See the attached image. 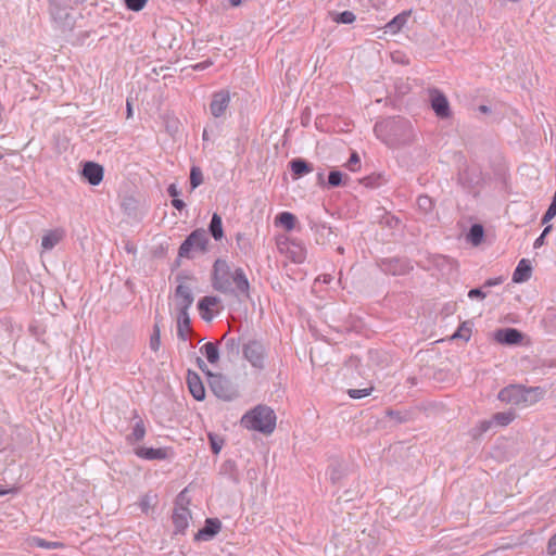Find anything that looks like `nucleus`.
<instances>
[{"label":"nucleus","instance_id":"51","mask_svg":"<svg viewBox=\"0 0 556 556\" xmlns=\"http://www.w3.org/2000/svg\"><path fill=\"white\" fill-rule=\"evenodd\" d=\"M502 282H503L502 278L489 279V280L485 281L484 286L485 287H492V286L500 285Z\"/></svg>","mask_w":556,"mask_h":556},{"label":"nucleus","instance_id":"54","mask_svg":"<svg viewBox=\"0 0 556 556\" xmlns=\"http://www.w3.org/2000/svg\"><path fill=\"white\" fill-rule=\"evenodd\" d=\"M302 124H303L304 126L309 125V113H306V114H304V115H303V117H302Z\"/></svg>","mask_w":556,"mask_h":556},{"label":"nucleus","instance_id":"14","mask_svg":"<svg viewBox=\"0 0 556 556\" xmlns=\"http://www.w3.org/2000/svg\"><path fill=\"white\" fill-rule=\"evenodd\" d=\"M222 529V522L217 518H208L205 520L204 527L199 530L195 534L197 540H211L213 539Z\"/></svg>","mask_w":556,"mask_h":556},{"label":"nucleus","instance_id":"52","mask_svg":"<svg viewBox=\"0 0 556 556\" xmlns=\"http://www.w3.org/2000/svg\"><path fill=\"white\" fill-rule=\"evenodd\" d=\"M197 364H198L199 368H200L203 372H205V374L207 375V371H210V370L207 369V366H206L205 362H204L202 358L198 357V359H197Z\"/></svg>","mask_w":556,"mask_h":556},{"label":"nucleus","instance_id":"46","mask_svg":"<svg viewBox=\"0 0 556 556\" xmlns=\"http://www.w3.org/2000/svg\"><path fill=\"white\" fill-rule=\"evenodd\" d=\"M547 553L549 555H555L556 554V533L548 541Z\"/></svg>","mask_w":556,"mask_h":556},{"label":"nucleus","instance_id":"38","mask_svg":"<svg viewBox=\"0 0 556 556\" xmlns=\"http://www.w3.org/2000/svg\"><path fill=\"white\" fill-rule=\"evenodd\" d=\"M470 332H471V329L470 327L467 326L466 323H464L459 328L458 330L453 334V339L455 338H460V339H465L466 341L469 340L470 338Z\"/></svg>","mask_w":556,"mask_h":556},{"label":"nucleus","instance_id":"47","mask_svg":"<svg viewBox=\"0 0 556 556\" xmlns=\"http://www.w3.org/2000/svg\"><path fill=\"white\" fill-rule=\"evenodd\" d=\"M468 296L470 299H473V298L484 299L486 296V294L481 289L477 288V289H471L468 292Z\"/></svg>","mask_w":556,"mask_h":556},{"label":"nucleus","instance_id":"42","mask_svg":"<svg viewBox=\"0 0 556 556\" xmlns=\"http://www.w3.org/2000/svg\"><path fill=\"white\" fill-rule=\"evenodd\" d=\"M148 0H125L126 7L131 11H140L143 9Z\"/></svg>","mask_w":556,"mask_h":556},{"label":"nucleus","instance_id":"49","mask_svg":"<svg viewBox=\"0 0 556 556\" xmlns=\"http://www.w3.org/2000/svg\"><path fill=\"white\" fill-rule=\"evenodd\" d=\"M167 192L174 199H176L179 195V191H178L176 185H174V184L169 185Z\"/></svg>","mask_w":556,"mask_h":556},{"label":"nucleus","instance_id":"7","mask_svg":"<svg viewBox=\"0 0 556 556\" xmlns=\"http://www.w3.org/2000/svg\"><path fill=\"white\" fill-rule=\"evenodd\" d=\"M174 300L178 313L188 312L194 300L192 288L181 281L176 287Z\"/></svg>","mask_w":556,"mask_h":556},{"label":"nucleus","instance_id":"32","mask_svg":"<svg viewBox=\"0 0 556 556\" xmlns=\"http://www.w3.org/2000/svg\"><path fill=\"white\" fill-rule=\"evenodd\" d=\"M493 422L498 426H507L515 419V414L511 412L496 413L493 417Z\"/></svg>","mask_w":556,"mask_h":556},{"label":"nucleus","instance_id":"41","mask_svg":"<svg viewBox=\"0 0 556 556\" xmlns=\"http://www.w3.org/2000/svg\"><path fill=\"white\" fill-rule=\"evenodd\" d=\"M372 388L369 389H350L348 394L352 399H362L370 394Z\"/></svg>","mask_w":556,"mask_h":556},{"label":"nucleus","instance_id":"18","mask_svg":"<svg viewBox=\"0 0 556 556\" xmlns=\"http://www.w3.org/2000/svg\"><path fill=\"white\" fill-rule=\"evenodd\" d=\"M531 265L528 260L522 258L519 261L514 274H513V281L514 282H525L530 279L531 277Z\"/></svg>","mask_w":556,"mask_h":556},{"label":"nucleus","instance_id":"58","mask_svg":"<svg viewBox=\"0 0 556 556\" xmlns=\"http://www.w3.org/2000/svg\"><path fill=\"white\" fill-rule=\"evenodd\" d=\"M480 111L483 112V113H486V112H489V108L485 106V105H481L480 106Z\"/></svg>","mask_w":556,"mask_h":556},{"label":"nucleus","instance_id":"24","mask_svg":"<svg viewBox=\"0 0 556 556\" xmlns=\"http://www.w3.org/2000/svg\"><path fill=\"white\" fill-rule=\"evenodd\" d=\"M295 216L289 212H282L275 218V224L282 226L286 230H292L295 226Z\"/></svg>","mask_w":556,"mask_h":556},{"label":"nucleus","instance_id":"13","mask_svg":"<svg viewBox=\"0 0 556 556\" xmlns=\"http://www.w3.org/2000/svg\"><path fill=\"white\" fill-rule=\"evenodd\" d=\"M83 176L92 185L98 186L103 179V167L93 162H87L83 168Z\"/></svg>","mask_w":556,"mask_h":556},{"label":"nucleus","instance_id":"1","mask_svg":"<svg viewBox=\"0 0 556 556\" xmlns=\"http://www.w3.org/2000/svg\"><path fill=\"white\" fill-rule=\"evenodd\" d=\"M212 285L216 291L237 298H250V282L241 267H231L225 260H216Z\"/></svg>","mask_w":556,"mask_h":556},{"label":"nucleus","instance_id":"60","mask_svg":"<svg viewBox=\"0 0 556 556\" xmlns=\"http://www.w3.org/2000/svg\"><path fill=\"white\" fill-rule=\"evenodd\" d=\"M308 357H309V361L313 362V351L312 350H309V352H308Z\"/></svg>","mask_w":556,"mask_h":556},{"label":"nucleus","instance_id":"25","mask_svg":"<svg viewBox=\"0 0 556 556\" xmlns=\"http://www.w3.org/2000/svg\"><path fill=\"white\" fill-rule=\"evenodd\" d=\"M408 16L409 13L406 12L396 15L386 25L387 30L393 34L397 33L406 24Z\"/></svg>","mask_w":556,"mask_h":556},{"label":"nucleus","instance_id":"36","mask_svg":"<svg viewBox=\"0 0 556 556\" xmlns=\"http://www.w3.org/2000/svg\"><path fill=\"white\" fill-rule=\"evenodd\" d=\"M315 232L317 233V237L315 238V241L317 243L320 242V239L321 243H325V241L329 240V237L332 235L331 229L329 227H326L325 225L315 229Z\"/></svg>","mask_w":556,"mask_h":556},{"label":"nucleus","instance_id":"44","mask_svg":"<svg viewBox=\"0 0 556 556\" xmlns=\"http://www.w3.org/2000/svg\"><path fill=\"white\" fill-rule=\"evenodd\" d=\"M556 216V203H551L547 211L545 212L542 223L546 224Z\"/></svg>","mask_w":556,"mask_h":556},{"label":"nucleus","instance_id":"6","mask_svg":"<svg viewBox=\"0 0 556 556\" xmlns=\"http://www.w3.org/2000/svg\"><path fill=\"white\" fill-rule=\"evenodd\" d=\"M532 390H526L520 386H509L502 389L498 393V400L511 405L527 404L532 395Z\"/></svg>","mask_w":556,"mask_h":556},{"label":"nucleus","instance_id":"31","mask_svg":"<svg viewBox=\"0 0 556 556\" xmlns=\"http://www.w3.org/2000/svg\"><path fill=\"white\" fill-rule=\"evenodd\" d=\"M30 545L40 547V548H47V549H56L63 547V543L61 542H50L46 541L41 538H33L30 540Z\"/></svg>","mask_w":556,"mask_h":556},{"label":"nucleus","instance_id":"20","mask_svg":"<svg viewBox=\"0 0 556 556\" xmlns=\"http://www.w3.org/2000/svg\"><path fill=\"white\" fill-rule=\"evenodd\" d=\"M200 352L206 357L207 362L215 365L219 361V349L217 343L207 342L201 349Z\"/></svg>","mask_w":556,"mask_h":556},{"label":"nucleus","instance_id":"37","mask_svg":"<svg viewBox=\"0 0 556 556\" xmlns=\"http://www.w3.org/2000/svg\"><path fill=\"white\" fill-rule=\"evenodd\" d=\"M160 345H161L160 328L157 325H154L153 333L150 338V348H151V350L156 352L160 349Z\"/></svg>","mask_w":556,"mask_h":556},{"label":"nucleus","instance_id":"39","mask_svg":"<svg viewBox=\"0 0 556 556\" xmlns=\"http://www.w3.org/2000/svg\"><path fill=\"white\" fill-rule=\"evenodd\" d=\"M342 182V173L339 170H332L328 176V185L331 187H338Z\"/></svg>","mask_w":556,"mask_h":556},{"label":"nucleus","instance_id":"23","mask_svg":"<svg viewBox=\"0 0 556 556\" xmlns=\"http://www.w3.org/2000/svg\"><path fill=\"white\" fill-rule=\"evenodd\" d=\"M210 232L215 240H220L224 237L222 217L214 213L208 226Z\"/></svg>","mask_w":556,"mask_h":556},{"label":"nucleus","instance_id":"11","mask_svg":"<svg viewBox=\"0 0 556 556\" xmlns=\"http://www.w3.org/2000/svg\"><path fill=\"white\" fill-rule=\"evenodd\" d=\"M495 339L502 344L518 345L522 341V333L515 328H505L496 331Z\"/></svg>","mask_w":556,"mask_h":556},{"label":"nucleus","instance_id":"53","mask_svg":"<svg viewBox=\"0 0 556 556\" xmlns=\"http://www.w3.org/2000/svg\"><path fill=\"white\" fill-rule=\"evenodd\" d=\"M211 65H212V62L207 60V61L198 63L197 65H194V68L195 70H205V68H207Z\"/></svg>","mask_w":556,"mask_h":556},{"label":"nucleus","instance_id":"17","mask_svg":"<svg viewBox=\"0 0 556 556\" xmlns=\"http://www.w3.org/2000/svg\"><path fill=\"white\" fill-rule=\"evenodd\" d=\"M222 342H224V350L229 359L237 358L242 349L241 342L239 339L233 337H228V334H224L222 338Z\"/></svg>","mask_w":556,"mask_h":556},{"label":"nucleus","instance_id":"30","mask_svg":"<svg viewBox=\"0 0 556 556\" xmlns=\"http://www.w3.org/2000/svg\"><path fill=\"white\" fill-rule=\"evenodd\" d=\"M483 235V227L479 224H475L470 227L467 238L473 245H478L482 241Z\"/></svg>","mask_w":556,"mask_h":556},{"label":"nucleus","instance_id":"26","mask_svg":"<svg viewBox=\"0 0 556 556\" xmlns=\"http://www.w3.org/2000/svg\"><path fill=\"white\" fill-rule=\"evenodd\" d=\"M291 170L294 175V178H299L305 174H308L311 172L308 164L301 160V159H294L290 162Z\"/></svg>","mask_w":556,"mask_h":556},{"label":"nucleus","instance_id":"40","mask_svg":"<svg viewBox=\"0 0 556 556\" xmlns=\"http://www.w3.org/2000/svg\"><path fill=\"white\" fill-rule=\"evenodd\" d=\"M359 166H361L359 156L356 152H353L351 154L349 161L346 162V167L352 172H356V170H358Z\"/></svg>","mask_w":556,"mask_h":556},{"label":"nucleus","instance_id":"35","mask_svg":"<svg viewBox=\"0 0 556 556\" xmlns=\"http://www.w3.org/2000/svg\"><path fill=\"white\" fill-rule=\"evenodd\" d=\"M355 20L356 16L352 11L341 12L334 17V21L341 24H352Z\"/></svg>","mask_w":556,"mask_h":556},{"label":"nucleus","instance_id":"61","mask_svg":"<svg viewBox=\"0 0 556 556\" xmlns=\"http://www.w3.org/2000/svg\"><path fill=\"white\" fill-rule=\"evenodd\" d=\"M7 493L5 490L0 489V495H4Z\"/></svg>","mask_w":556,"mask_h":556},{"label":"nucleus","instance_id":"55","mask_svg":"<svg viewBox=\"0 0 556 556\" xmlns=\"http://www.w3.org/2000/svg\"><path fill=\"white\" fill-rule=\"evenodd\" d=\"M132 115V108L129 100H127V118L131 117Z\"/></svg>","mask_w":556,"mask_h":556},{"label":"nucleus","instance_id":"57","mask_svg":"<svg viewBox=\"0 0 556 556\" xmlns=\"http://www.w3.org/2000/svg\"><path fill=\"white\" fill-rule=\"evenodd\" d=\"M330 280H331V276H329V275L324 276V280L323 281L325 283H328Z\"/></svg>","mask_w":556,"mask_h":556},{"label":"nucleus","instance_id":"62","mask_svg":"<svg viewBox=\"0 0 556 556\" xmlns=\"http://www.w3.org/2000/svg\"><path fill=\"white\" fill-rule=\"evenodd\" d=\"M302 255H299V257L295 260L296 262H301Z\"/></svg>","mask_w":556,"mask_h":556},{"label":"nucleus","instance_id":"15","mask_svg":"<svg viewBox=\"0 0 556 556\" xmlns=\"http://www.w3.org/2000/svg\"><path fill=\"white\" fill-rule=\"evenodd\" d=\"M135 454L147 460H155V459H164L167 456V452L165 448H153V447H144L139 446L135 450Z\"/></svg>","mask_w":556,"mask_h":556},{"label":"nucleus","instance_id":"34","mask_svg":"<svg viewBox=\"0 0 556 556\" xmlns=\"http://www.w3.org/2000/svg\"><path fill=\"white\" fill-rule=\"evenodd\" d=\"M203 182V174L199 167H192L190 172V185L192 189H195Z\"/></svg>","mask_w":556,"mask_h":556},{"label":"nucleus","instance_id":"43","mask_svg":"<svg viewBox=\"0 0 556 556\" xmlns=\"http://www.w3.org/2000/svg\"><path fill=\"white\" fill-rule=\"evenodd\" d=\"M552 230V225H547L543 232L541 233V236L539 238L535 239L534 243H533V248L534 249H539L541 248L543 244H544V239L545 237L551 232Z\"/></svg>","mask_w":556,"mask_h":556},{"label":"nucleus","instance_id":"9","mask_svg":"<svg viewBox=\"0 0 556 556\" xmlns=\"http://www.w3.org/2000/svg\"><path fill=\"white\" fill-rule=\"evenodd\" d=\"M431 106L437 114V116L441 118H447L451 114L450 104L446 97L438 89H432L430 91Z\"/></svg>","mask_w":556,"mask_h":556},{"label":"nucleus","instance_id":"19","mask_svg":"<svg viewBox=\"0 0 556 556\" xmlns=\"http://www.w3.org/2000/svg\"><path fill=\"white\" fill-rule=\"evenodd\" d=\"M191 332L190 318L188 312L177 313V336L186 341Z\"/></svg>","mask_w":556,"mask_h":556},{"label":"nucleus","instance_id":"4","mask_svg":"<svg viewBox=\"0 0 556 556\" xmlns=\"http://www.w3.org/2000/svg\"><path fill=\"white\" fill-rule=\"evenodd\" d=\"M208 237L204 229H195L181 243L178 255L180 257L191 258L195 252H205L207 250Z\"/></svg>","mask_w":556,"mask_h":556},{"label":"nucleus","instance_id":"12","mask_svg":"<svg viewBox=\"0 0 556 556\" xmlns=\"http://www.w3.org/2000/svg\"><path fill=\"white\" fill-rule=\"evenodd\" d=\"M187 384L190 393L197 401L204 400L205 389L200 376L197 372L188 370Z\"/></svg>","mask_w":556,"mask_h":556},{"label":"nucleus","instance_id":"16","mask_svg":"<svg viewBox=\"0 0 556 556\" xmlns=\"http://www.w3.org/2000/svg\"><path fill=\"white\" fill-rule=\"evenodd\" d=\"M219 303V299L216 296H204L198 303V308L200 311L201 317L210 321L213 318L212 308Z\"/></svg>","mask_w":556,"mask_h":556},{"label":"nucleus","instance_id":"22","mask_svg":"<svg viewBox=\"0 0 556 556\" xmlns=\"http://www.w3.org/2000/svg\"><path fill=\"white\" fill-rule=\"evenodd\" d=\"M407 125V122L406 121H402V119H389V121H386V122H382V123H377L375 125V132L377 135V137H381V131L383 129H390V130H393L395 128H402V127H405Z\"/></svg>","mask_w":556,"mask_h":556},{"label":"nucleus","instance_id":"48","mask_svg":"<svg viewBox=\"0 0 556 556\" xmlns=\"http://www.w3.org/2000/svg\"><path fill=\"white\" fill-rule=\"evenodd\" d=\"M494 425L493 419L490 420H483L480 422V432H486L492 426Z\"/></svg>","mask_w":556,"mask_h":556},{"label":"nucleus","instance_id":"5","mask_svg":"<svg viewBox=\"0 0 556 556\" xmlns=\"http://www.w3.org/2000/svg\"><path fill=\"white\" fill-rule=\"evenodd\" d=\"M244 358L256 369H263L265 363V346L257 340H250L242 345Z\"/></svg>","mask_w":556,"mask_h":556},{"label":"nucleus","instance_id":"29","mask_svg":"<svg viewBox=\"0 0 556 556\" xmlns=\"http://www.w3.org/2000/svg\"><path fill=\"white\" fill-rule=\"evenodd\" d=\"M156 495L154 494H146L141 497L139 502V506L144 514H150L153 511L155 505H156Z\"/></svg>","mask_w":556,"mask_h":556},{"label":"nucleus","instance_id":"33","mask_svg":"<svg viewBox=\"0 0 556 556\" xmlns=\"http://www.w3.org/2000/svg\"><path fill=\"white\" fill-rule=\"evenodd\" d=\"M417 206L424 213H429L433 208V201L428 195H420L417 199Z\"/></svg>","mask_w":556,"mask_h":556},{"label":"nucleus","instance_id":"3","mask_svg":"<svg viewBox=\"0 0 556 556\" xmlns=\"http://www.w3.org/2000/svg\"><path fill=\"white\" fill-rule=\"evenodd\" d=\"M207 377L210 388L218 399L229 402L238 397V389L226 376L207 371Z\"/></svg>","mask_w":556,"mask_h":556},{"label":"nucleus","instance_id":"21","mask_svg":"<svg viewBox=\"0 0 556 556\" xmlns=\"http://www.w3.org/2000/svg\"><path fill=\"white\" fill-rule=\"evenodd\" d=\"M345 473L344 466L340 460H333L328 467L327 476L333 484L340 482Z\"/></svg>","mask_w":556,"mask_h":556},{"label":"nucleus","instance_id":"45","mask_svg":"<svg viewBox=\"0 0 556 556\" xmlns=\"http://www.w3.org/2000/svg\"><path fill=\"white\" fill-rule=\"evenodd\" d=\"M211 447L214 454H218L222 450L223 441L217 437L210 434Z\"/></svg>","mask_w":556,"mask_h":556},{"label":"nucleus","instance_id":"8","mask_svg":"<svg viewBox=\"0 0 556 556\" xmlns=\"http://www.w3.org/2000/svg\"><path fill=\"white\" fill-rule=\"evenodd\" d=\"M230 103V92L228 90H220L213 94L210 103V112L215 118L225 116L226 111Z\"/></svg>","mask_w":556,"mask_h":556},{"label":"nucleus","instance_id":"2","mask_svg":"<svg viewBox=\"0 0 556 556\" xmlns=\"http://www.w3.org/2000/svg\"><path fill=\"white\" fill-rule=\"evenodd\" d=\"M241 425L247 429L269 434L276 427V415L271 408L258 405L243 415Z\"/></svg>","mask_w":556,"mask_h":556},{"label":"nucleus","instance_id":"10","mask_svg":"<svg viewBox=\"0 0 556 556\" xmlns=\"http://www.w3.org/2000/svg\"><path fill=\"white\" fill-rule=\"evenodd\" d=\"M191 514L185 506L176 505L173 513V523L175 527V533L184 534L189 526Z\"/></svg>","mask_w":556,"mask_h":556},{"label":"nucleus","instance_id":"56","mask_svg":"<svg viewBox=\"0 0 556 556\" xmlns=\"http://www.w3.org/2000/svg\"><path fill=\"white\" fill-rule=\"evenodd\" d=\"M231 7H238L241 3V0H229Z\"/></svg>","mask_w":556,"mask_h":556},{"label":"nucleus","instance_id":"50","mask_svg":"<svg viewBox=\"0 0 556 556\" xmlns=\"http://www.w3.org/2000/svg\"><path fill=\"white\" fill-rule=\"evenodd\" d=\"M172 204L178 211H181L186 206L185 202L182 200H180V199H177V198L173 199Z\"/></svg>","mask_w":556,"mask_h":556},{"label":"nucleus","instance_id":"59","mask_svg":"<svg viewBox=\"0 0 556 556\" xmlns=\"http://www.w3.org/2000/svg\"><path fill=\"white\" fill-rule=\"evenodd\" d=\"M203 139L204 140L208 139V135H207V130L206 129L203 130Z\"/></svg>","mask_w":556,"mask_h":556},{"label":"nucleus","instance_id":"63","mask_svg":"<svg viewBox=\"0 0 556 556\" xmlns=\"http://www.w3.org/2000/svg\"><path fill=\"white\" fill-rule=\"evenodd\" d=\"M2 159V154L0 153V160Z\"/></svg>","mask_w":556,"mask_h":556},{"label":"nucleus","instance_id":"28","mask_svg":"<svg viewBox=\"0 0 556 556\" xmlns=\"http://www.w3.org/2000/svg\"><path fill=\"white\" fill-rule=\"evenodd\" d=\"M146 435V428L142 420H139L135 424L131 433L127 435V440L130 443H136L141 441Z\"/></svg>","mask_w":556,"mask_h":556},{"label":"nucleus","instance_id":"27","mask_svg":"<svg viewBox=\"0 0 556 556\" xmlns=\"http://www.w3.org/2000/svg\"><path fill=\"white\" fill-rule=\"evenodd\" d=\"M62 233L59 231H50L42 237L41 247L45 250L53 249L61 240Z\"/></svg>","mask_w":556,"mask_h":556}]
</instances>
